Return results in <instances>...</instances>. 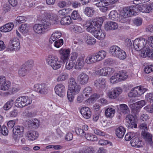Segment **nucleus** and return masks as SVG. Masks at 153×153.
<instances>
[{
    "label": "nucleus",
    "mask_w": 153,
    "mask_h": 153,
    "mask_svg": "<svg viewBox=\"0 0 153 153\" xmlns=\"http://www.w3.org/2000/svg\"><path fill=\"white\" fill-rule=\"evenodd\" d=\"M85 14L89 17H91L93 16L95 11L94 8L91 7H86L84 10Z\"/></svg>",
    "instance_id": "obj_39"
},
{
    "label": "nucleus",
    "mask_w": 153,
    "mask_h": 153,
    "mask_svg": "<svg viewBox=\"0 0 153 153\" xmlns=\"http://www.w3.org/2000/svg\"><path fill=\"white\" fill-rule=\"evenodd\" d=\"M123 90L121 88L117 87L112 88L108 91L107 92V95L111 99H116L117 98L122 92Z\"/></svg>",
    "instance_id": "obj_5"
},
{
    "label": "nucleus",
    "mask_w": 153,
    "mask_h": 153,
    "mask_svg": "<svg viewBox=\"0 0 153 153\" xmlns=\"http://www.w3.org/2000/svg\"><path fill=\"white\" fill-rule=\"evenodd\" d=\"M97 62H98V61L95 53L89 55L86 57L85 59V62L89 65L93 64Z\"/></svg>",
    "instance_id": "obj_22"
},
{
    "label": "nucleus",
    "mask_w": 153,
    "mask_h": 153,
    "mask_svg": "<svg viewBox=\"0 0 153 153\" xmlns=\"http://www.w3.org/2000/svg\"><path fill=\"white\" fill-rule=\"evenodd\" d=\"M134 24L137 26H140L142 23V19L141 18L138 17L134 19L133 21Z\"/></svg>",
    "instance_id": "obj_63"
},
{
    "label": "nucleus",
    "mask_w": 153,
    "mask_h": 153,
    "mask_svg": "<svg viewBox=\"0 0 153 153\" xmlns=\"http://www.w3.org/2000/svg\"><path fill=\"white\" fill-rule=\"evenodd\" d=\"M80 89V86L76 83L74 78L71 77L69 79L67 95L68 99L70 102H73L74 95L78 94Z\"/></svg>",
    "instance_id": "obj_1"
},
{
    "label": "nucleus",
    "mask_w": 153,
    "mask_h": 153,
    "mask_svg": "<svg viewBox=\"0 0 153 153\" xmlns=\"http://www.w3.org/2000/svg\"><path fill=\"white\" fill-rule=\"evenodd\" d=\"M128 95L129 97H131L138 96L137 87L132 88L129 93Z\"/></svg>",
    "instance_id": "obj_52"
},
{
    "label": "nucleus",
    "mask_w": 153,
    "mask_h": 153,
    "mask_svg": "<svg viewBox=\"0 0 153 153\" xmlns=\"http://www.w3.org/2000/svg\"><path fill=\"white\" fill-rule=\"evenodd\" d=\"M89 77L88 75L84 72H82L78 76L77 80L80 84L85 85L88 82Z\"/></svg>",
    "instance_id": "obj_13"
},
{
    "label": "nucleus",
    "mask_w": 153,
    "mask_h": 153,
    "mask_svg": "<svg viewBox=\"0 0 153 153\" xmlns=\"http://www.w3.org/2000/svg\"><path fill=\"white\" fill-rule=\"evenodd\" d=\"M79 56L76 62V67L77 68L81 69L83 67L85 64L84 61L85 55L84 53H80Z\"/></svg>",
    "instance_id": "obj_16"
},
{
    "label": "nucleus",
    "mask_w": 153,
    "mask_h": 153,
    "mask_svg": "<svg viewBox=\"0 0 153 153\" xmlns=\"http://www.w3.org/2000/svg\"><path fill=\"white\" fill-rule=\"evenodd\" d=\"M95 5L98 7L101 8L105 5H109V3L105 0H103L97 2V3L95 4Z\"/></svg>",
    "instance_id": "obj_55"
},
{
    "label": "nucleus",
    "mask_w": 153,
    "mask_h": 153,
    "mask_svg": "<svg viewBox=\"0 0 153 153\" xmlns=\"http://www.w3.org/2000/svg\"><path fill=\"white\" fill-rule=\"evenodd\" d=\"M34 90L42 94H45L48 92L47 86L44 83L36 84L34 86Z\"/></svg>",
    "instance_id": "obj_6"
},
{
    "label": "nucleus",
    "mask_w": 153,
    "mask_h": 153,
    "mask_svg": "<svg viewBox=\"0 0 153 153\" xmlns=\"http://www.w3.org/2000/svg\"><path fill=\"white\" fill-rule=\"evenodd\" d=\"M27 68L25 65H22L18 71V74L19 75L22 76H25L28 71Z\"/></svg>",
    "instance_id": "obj_47"
},
{
    "label": "nucleus",
    "mask_w": 153,
    "mask_h": 153,
    "mask_svg": "<svg viewBox=\"0 0 153 153\" xmlns=\"http://www.w3.org/2000/svg\"><path fill=\"white\" fill-rule=\"evenodd\" d=\"M106 81L102 78H100L95 80L94 82V86L101 90H103L106 87Z\"/></svg>",
    "instance_id": "obj_11"
},
{
    "label": "nucleus",
    "mask_w": 153,
    "mask_h": 153,
    "mask_svg": "<svg viewBox=\"0 0 153 153\" xmlns=\"http://www.w3.org/2000/svg\"><path fill=\"white\" fill-rule=\"evenodd\" d=\"M38 136V133L35 131L31 130L26 133V137L29 140H34L37 139Z\"/></svg>",
    "instance_id": "obj_19"
},
{
    "label": "nucleus",
    "mask_w": 153,
    "mask_h": 153,
    "mask_svg": "<svg viewBox=\"0 0 153 153\" xmlns=\"http://www.w3.org/2000/svg\"><path fill=\"white\" fill-rule=\"evenodd\" d=\"M70 29L76 33H81L84 31V30L80 26L76 24L72 25L70 26Z\"/></svg>",
    "instance_id": "obj_30"
},
{
    "label": "nucleus",
    "mask_w": 153,
    "mask_h": 153,
    "mask_svg": "<svg viewBox=\"0 0 153 153\" xmlns=\"http://www.w3.org/2000/svg\"><path fill=\"white\" fill-rule=\"evenodd\" d=\"M75 64V62L72 60H67L65 64V68L68 70L72 69Z\"/></svg>",
    "instance_id": "obj_48"
},
{
    "label": "nucleus",
    "mask_w": 153,
    "mask_h": 153,
    "mask_svg": "<svg viewBox=\"0 0 153 153\" xmlns=\"http://www.w3.org/2000/svg\"><path fill=\"white\" fill-rule=\"evenodd\" d=\"M110 80L111 83L113 84L116 83L120 82L117 73H115L111 76L110 78Z\"/></svg>",
    "instance_id": "obj_45"
},
{
    "label": "nucleus",
    "mask_w": 153,
    "mask_h": 153,
    "mask_svg": "<svg viewBox=\"0 0 153 153\" xmlns=\"http://www.w3.org/2000/svg\"><path fill=\"white\" fill-rule=\"evenodd\" d=\"M55 41L53 45L55 47L57 48H59L63 44V40L62 39H60Z\"/></svg>",
    "instance_id": "obj_58"
},
{
    "label": "nucleus",
    "mask_w": 153,
    "mask_h": 153,
    "mask_svg": "<svg viewBox=\"0 0 153 153\" xmlns=\"http://www.w3.org/2000/svg\"><path fill=\"white\" fill-rule=\"evenodd\" d=\"M147 112L149 113H153V105H149L146 106L144 108Z\"/></svg>",
    "instance_id": "obj_64"
},
{
    "label": "nucleus",
    "mask_w": 153,
    "mask_h": 153,
    "mask_svg": "<svg viewBox=\"0 0 153 153\" xmlns=\"http://www.w3.org/2000/svg\"><path fill=\"white\" fill-rule=\"evenodd\" d=\"M20 48L19 39L16 38H13L9 41L7 46L8 51H19Z\"/></svg>",
    "instance_id": "obj_4"
},
{
    "label": "nucleus",
    "mask_w": 153,
    "mask_h": 153,
    "mask_svg": "<svg viewBox=\"0 0 153 153\" xmlns=\"http://www.w3.org/2000/svg\"><path fill=\"white\" fill-rule=\"evenodd\" d=\"M115 113L114 109L111 108H107L105 111V116L108 117L112 118Z\"/></svg>",
    "instance_id": "obj_35"
},
{
    "label": "nucleus",
    "mask_w": 153,
    "mask_h": 153,
    "mask_svg": "<svg viewBox=\"0 0 153 153\" xmlns=\"http://www.w3.org/2000/svg\"><path fill=\"white\" fill-rule=\"evenodd\" d=\"M92 92V89L89 86H87L84 88L83 91V95L85 97H88Z\"/></svg>",
    "instance_id": "obj_49"
},
{
    "label": "nucleus",
    "mask_w": 153,
    "mask_h": 153,
    "mask_svg": "<svg viewBox=\"0 0 153 153\" xmlns=\"http://www.w3.org/2000/svg\"><path fill=\"white\" fill-rule=\"evenodd\" d=\"M116 57L120 59H124L126 57V53L124 51L120 49Z\"/></svg>",
    "instance_id": "obj_46"
},
{
    "label": "nucleus",
    "mask_w": 153,
    "mask_h": 153,
    "mask_svg": "<svg viewBox=\"0 0 153 153\" xmlns=\"http://www.w3.org/2000/svg\"><path fill=\"white\" fill-rule=\"evenodd\" d=\"M59 53L61 55L62 59L64 61L69 57L70 51L69 50L66 48H62L59 50Z\"/></svg>",
    "instance_id": "obj_18"
},
{
    "label": "nucleus",
    "mask_w": 153,
    "mask_h": 153,
    "mask_svg": "<svg viewBox=\"0 0 153 153\" xmlns=\"http://www.w3.org/2000/svg\"><path fill=\"white\" fill-rule=\"evenodd\" d=\"M80 113L83 117L86 119L90 118L91 114L90 109L88 107H86L81 108Z\"/></svg>",
    "instance_id": "obj_20"
},
{
    "label": "nucleus",
    "mask_w": 153,
    "mask_h": 153,
    "mask_svg": "<svg viewBox=\"0 0 153 153\" xmlns=\"http://www.w3.org/2000/svg\"><path fill=\"white\" fill-rule=\"evenodd\" d=\"M55 92L56 94L61 97H63L65 95V85L62 83L56 85L54 88Z\"/></svg>",
    "instance_id": "obj_12"
},
{
    "label": "nucleus",
    "mask_w": 153,
    "mask_h": 153,
    "mask_svg": "<svg viewBox=\"0 0 153 153\" xmlns=\"http://www.w3.org/2000/svg\"><path fill=\"white\" fill-rule=\"evenodd\" d=\"M24 130V128L22 126H16L13 127L12 136L15 140L18 138V135H21L23 134Z\"/></svg>",
    "instance_id": "obj_7"
},
{
    "label": "nucleus",
    "mask_w": 153,
    "mask_h": 153,
    "mask_svg": "<svg viewBox=\"0 0 153 153\" xmlns=\"http://www.w3.org/2000/svg\"><path fill=\"white\" fill-rule=\"evenodd\" d=\"M127 17L124 16V15H122V14L119 15L117 21L122 23H125L127 21Z\"/></svg>",
    "instance_id": "obj_60"
},
{
    "label": "nucleus",
    "mask_w": 153,
    "mask_h": 153,
    "mask_svg": "<svg viewBox=\"0 0 153 153\" xmlns=\"http://www.w3.org/2000/svg\"><path fill=\"white\" fill-rule=\"evenodd\" d=\"M138 96H140L144 94L147 91V89L143 88V87L137 86Z\"/></svg>",
    "instance_id": "obj_59"
},
{
    "label": "nucleus",
    "mask_w": 153,
    "mask_h": 153,
    "mask_svg": "<svg viewBox=\"0 0 153 153\" xmlns=\"http://www.w3.org/2000/svg\"><path fill=\"white\" fill-rule=\"evenodd\" d=\"M72 20L71 17L69 16H67L62 18L60 23L62 25H68L71 24Z\"/></svg>",
    "instance_id": "obj_33"
},
{
    "label": "nucleus",
    "mask_w": 153,
    "mask_h": 153,
    "mask_svg": "<svg viewBox=\"0 0 153 153\" xmlns=\"http://www.w3.org/2000/svg\"><path fill=\"white\" fill-rule=\"evenodd\" d=\"M13 104V101L10 100L5 103L3 107V108L5 110H8L12 107Z\"/></svg>",
    "instance_id": "obj_56"
},
{
    "label": "nucleus",
    "mask_w": 153,
    "mask_h": 153,
    "mask_svg": "<svg viewBox=\"0 0 153 153\" xmlns=\"http://www.w3.org/2000/svg\"><path fill=\"white\" fill-rule=\"evenodd\" d=\"M58 58L55 56L52 55H49L46 59L47 63L50 66L54 63Z\"/></svg>",
    "instance_id": "obj_34"
},
{
    "label": "nucleus",
    "mask_w": 153,
    "mask_h": 153,
    "mask_svg": "<svg viewBox=\"0 0 153 153\" xmlns=\"http://www.w3.org/2000/svg\"><path fill=\"white\" fill-rule=\"evenodd\" d=\"M84 137H85V138L88 140L94 141L97 140V137L96 136L91 134H85Z\"/></svg>",
    "instance_id": "obj_50"
},
{
    "label": "nucleus",
    "mask_w": 153,
    "mask_h": 153,
    "mask_svg": "<svg viewBox=\"0 0 153 153\" xmlns=\"http://www.w3.org/2000/svg\"><path fill=\"white\" fill-rule=\"evenodd\" d=\"M135 136V134L132 132L127 133L125 136V139L126 141H129Z\"/></svg>",
    "instance_id": "obj_61"
},
{
    "label": "nucleus",
    "mask_w": 153,
    "mask_h": 153,
    "mask_svg": "<svg viewBox=\"0 0 153 153\" xmlns=\"http://www.w3.org/2000/svg\"><path fill=\"white\" fill-rule=\"evenodd\" d=\"M120 110L121 112L126 114L130 112L129 109L127 105L125 104H122L120 105Z\"/></svg>",
    "instance_id": "obj_41"
},
{
    "label": "nucleus",
    "mask_w": 153,
    "mask_h": 153,
    "mask_svg": "<svg viewBox=\"0 0 153 153\" xmlns=\"http://www.w3.org/2000/svg\"><path fill=\"white\" fill-rule=\"evenodd\" d=\"M0 85L1 89L3 91L8 90L10 86V82L8 81H7L4 76H0Z\"/></svg>",
    "instance_id": "obj_14"
},
{
    "label": "nucleus",
    "mask_w": 153,
    "mask_h": 153,
    "mask_svg": "<svg viewBox=\"0 0 153 153\" xmlns=\"http://www.w3.org/2000/svg\"><path fill=\"white\" fill-rule=\"evenodd\" d=\"M97 29L93 31L92 33L94 34V36L97 39L102 40L104 39L105 36V33L102 30H97Z\"/></svg>",
    "instance_id": "obj_23"
},
{
    "label": "nucleus",
    "mask_w": 153,
    "mask_h": 153,
    "mask_svg": "<svg viewBox=\"0 0 153 153\" xmlns=\"http://www.w3.org/2000/svg\"><path fill=\"white\" fill-rule=\"evenodd\" d=\"M141 135L147 144L151 146L152 145V135L151 134L146 131H142Z\"/></svg>",
    "instance_id": "obj_17"
},
{
    "label": "nucleus",
    "mask_w": 153,
    "mask_h": 153,
    "mask_svg": "<svg viewBox=\"0 0 153 153\" xmlns=\"http://www.w3.org/2000/svg\"><path fill=\"white\" fill-rule=\"evenodd\" d=\"M32 100L27 97H20L18 98L15 101V105L20 108L25 106L31 104Z\"/></svg>",
    "instance_id": "obj_3"
},
{
    "label": "nucleus",
    "mask_w": 153,
    "mask_h": 153,
    "mask_svg": "<svg viewBox=\"0 0 153 153\" xmlns=\"http://www.w3.org/2000/svg\"><path fill=\"white\" fill-rule=\"evenodd\" d=\"M145 104V101L144 100H141L131 105L130 107H133L132 111L136 115L140 111V108Z\"/></svg>",
    "instance_id": "obj_9"
},
{
    "label": "nucleus",
    "mask_w": 153,
    "mask_h": 153,
    "mask_svg": "<svg viewBox=\"0 0 153 153\" xmlns=\"http://www.w3.org/2000/svg\"><path fill=\"white\" fill-rule=\"evenodd\" d=\"M118 27L117 23L113 22H108L105 25V28L107 30H114Z\"/></svg>",
    "instance_id": "obj_25"
},
{
    "label": "nucleus",
    "mask_w": 153,
    "mask_h": 153,
    "mask_svg": "<svg viewBox=\"0 0 153 153\" xmlns=\"http://www.w3.org/2000/svg\"><path fill=\"white\" fill-rule=\"evenodd\" d=\"M107 68H104L96 71L95 73L96 74L100 76H106L107 75Z\"/></svg>",
    "instance_id": "obj_51"
},
{
    "label": "nucleus",
    "mask_w": 153,
    "mask_h": 153,
    "mask_svg": "<svg viewBox=\"0 0 153 153\" xmlns=\"http://www.w3.org/2000/svg\"><path fill=\"white\" fill-rule=\"evenodd\" d=\"M84 36V41L88 45H92L96 43V39L89 35L85 34Z\"/></svg>",
    "instance_id": "obj_24"
},
{
    "label": "nucleus",
    "mask_w": 153,
    "mask_h": 153,
    "mask_svg": "<svg viewBox=\"0 0 153 153\" xmlns=\"http://www.w3.org/2000/svg\"><path fill=\"white\" fill-rule=\"evenodd\" d=\"M117 73L120 82L126 80L128 78V75L125 71H121Z\"/></svg>",
    "instance_id": "obj_37"
},
{
    "label": "nucleus",
    "mask_w": 153,
    "mask_h": 153,
    "mask_svg": "<svg viewBox=\"0 0 153 153\" xmlns=\"http://www.w3.org/2000/svg\"><path fill=\"white\" fill-rule=\"evenodd\" d=\"M69 78V74L66 72H62L57 77L56 80L57 82H62L65 81Z\"/></svg>",
    "instance_id": "obj_38"
},
{
    "label": "nucleus",
    "mask_w": 153,
    "mask_h": 153,
    "mask_svg": "<svg viewBox=\"0 0 153 153\" xmlns=\"http://www.w3.org/2000/svg\"><path fill=\"white\" fill-rule=\"evenodd\" d=\"M51 22L46 19H42V20L41 25L43 26V28L45 31V30L48 29L51 25Z\"/></svg>",
    "instance_id": "obj_44"
},
{
    "label": "nucleus",
    "mask_w": 153,
    "mask_h": 153,
    "mask_svg": "<svg viewBox=\"0 0 153 153\" xmlns=\"http://www.w3.org/2000/svg\"><path fill=\"white\" fill-rule=\"evenodd\" d=\"M118 13L115 10H113L110 12L109 16L110 19L113 20L117 21L118 18Z\"/></svg>",
    "instance_id": "obj_43"
},
{
    "label": "nucleus",
    "mask_w": 153,
    "mask_h": 153,
    "mask_svg": "<svg viewBox=\"0 0 153 153\" xmlns=\"http://www.w3.org/2000/svg\"><path fill=\"white\" fill-rule=\"evenodd\" d=\"M46 19L52 22V23L55 24L57 23L58 21L57 16L55 14H48L47 15Z\"/></svg>",
    "instance_id": "obj_36"
},
{
    "label": "nucleus",
    "mask_w": 153,
    "mask_h": 153,
    "mask_svg": "<svg viewBox=\"0 0 153 153\" xmlns=\"http://www.w3.org/2000/svg\"><path fill=\"white\" fill-rule=\"evenodd\" d=\"M103 20L102 18H99L97 19L96 21H94V25L95 26V27H96V29L97 28H100L102 26Z\"/></svg>",
    "instance_id": "obj_53"
},
{
    "label": "nucleus",
    "mask_w": 153,
    "mask_h": 153,
    "mask_svg": "<svg viewBox=\"0 0 153 153\" xmlns=\"http://www.w3.org/2000/svg\"><path fill=\"white\" fill-rule=\"evenodd\" d=\"M133 46L135 49L137 51L145 50L146 46H149L147 44V41L145 39L141 38L135 39L133 42Z\"/></svg>",
    "instance_id": "obj_2"
},
{
    "label": "nucleus",
    "mask_w": 153,
    "mask_h": 153,
    "mask_svg": "<svg viewBox=\"0 0 153 153\" xmlns=\"http://www.w3.org/2000/svg\"><path fill=\"white\" fill-rule=\"evenodd\" d=\"M27 25V24H22L19 28L20 31L22 33H27L28 31V27Z\"/></svg>",
    "instance_id": "obj_54"
},
{
    "label": "nucleus",
    "mask_w": 153,
    "mask_h": 153,
    "mask_svg": "<svg viewBox=\"0 0 153 153\" xmlns=\"http://www.w3.org/2000/svg\"><path fill=\"white\" fill-rule=\"evenodd\" d=\"M94 21L93 19H89L85 21L83 24V26L86 28L88 31L91 33H93V31L96 29L94 25Z\"/></svg>",
    "instance_id": "obj_8"
},
{
    "label": "nucleus",
    "mask_w": 153,
    "mask_h": 153,
    "mask_svg": "<svg viewBox=\"0 0 153 153\" xmlns=\"http://www.w3.org/2000/svg\"><path fill=\"white\" fill-rule=\"evenodd\" d=\"M139 10L143 13H149L153 11V3L149 4H144L138 6Z\"/></svg>",
    "instance_id": "obj_10"
},
{
    "label": "nucleus",
    "mask_w": 153,
    "mask_h": 153,
    "mask_svg": "<svg viewBox=\"0 0 153 153\" xmlns=\"http://www.w3.org/2000/svg\"><path fill=\"white\" fill-rule=\"evenodd\" d=\"M62 34L61 32L59 31H56L54 32L51 35L50 39L49 42L52 43L54 41L61 37Z\"/></svg>",
    "instance_id": "obj_27"
},
{
    "label": "nucleus",
    "mask_w": 153,
    "mask_h": 153,
    "mask_svg": "<svg viewBox=\"0 0 153 153\" xmlns=\"http://www.w3.org/2000/svg\"><path fill=\"white\" fill-rule=\"evenodd\" d=\"M98 61L102 60L106 56V53L105 51L101 50L95 53Z\"/></svg>",
    "instance_id": "obj_40"
},
{
    "label": "nucleus",
    "mask_w": 153,
    "mask_h": 153,
    "mask_svg": "<svg viewBox=\"0 0 153 153\" xmlns=\"http://www.w3.org/2000/svg\"><path fill=\"white\" fill-rule=\"evenodd\" d=\"M30 123L33 128H36L39 126V121L38 119H35L30 121Z\"/></svg>",
    "instance_id": "obj_57"
},
{
    "label": "nucleus",
    "mask_w": 153,
    "mask_h": 153,
    "mask_svg": "<svg viewBox=\"0 0 153 153\" xmlns=\"http://www.w3.org/2000/svg\"><path fill=\"white\" fill-rule=\"evenodd\" d=\"M14 25L13 23H9L0 27V31L7 32L10 31L13 28Z\"/></svg>",
    "instance_id": "obj_26"
},
{
    "label": "nucleus",
    "mask_w": 153,
    "mask_h": 153,
    "mask_svg": "<svg viewBox=\"0 0 153 153\" xmlns=\"http://www.w3.org/2000/svg\"><path fill=\"white\" fill-rule=\"evenodd\" d=\"M62 66V61L57 59L54 63L51 65L52 68L54 70H57L59 69Z\"/></svg>",
    "instance_id": "obj_42"
},
{
    "label": "nucleus",
    "mask_w": 153,
    "mask_h": 153,
    "mask_svg": "<svg viewBox=\"0 0 153 153\" xmlns=\"http://www.w3.org/2000/svg\"><path fill=\"white\" fill-rule=\"evenodd\" d=\"M120 49V48L118 46L113 45L110 47L109 53L113 56L116 57Z\"/></svg>",
    "instance_id": "obj_32"
},
{
    "label": "nucleus",
    "mask_w": 153,
    "mask_h": 153,
    "mask_svg": "<svg viewBox=\"0 0 153 153\" xmlns=\"http://www.w3.org/2000/svg\"><path fill=\"white\" fill-rule=\"evenodd\" d=\"M127 123L129 124L128 126L133 128H137V125L135 122L134 118V117L131 115H128L126 117V118Z\"/></svg>",
    "instance_id": "obj_21"
},
{
    "label": "nucleus",
    "mask_w": 153,
    "mask_h": 153,
    "mask_svg": "<svg viewBox=\"0 0 153 153\" xmlns=\"http://www.w3.org/2000/svg\"><path fill=\"white\" fill-rule=\"evenodd\" d=\"M133 12L132 7H127L124 8L123 11L121 13L122 15H124L128 18L133 15L132 12Z\"/></svg>",
    "instance_id": "obj_28"
},
{
    "label": "nucleus",
    "mask_w": 153,
    "mask_h": 153,
    "mask_svg": "<svg viewBox=\"0 0 153 153\" xmlns=\"http://www.w3.org/2000/svg\"><path fill=\"white\" fill-rule=\"evenodd\" d=\"M43 27V26L41 24H35L33 27V29L37 33L43 34L45 32Z\"/></svg>",
    "instance_id": "obj_29"
},
{
    "label": "nucleus",
    "mask_w": 153,
    "mask_h": 153,
    "mask_svg": "<svg viewBox=\"0 0 153 153\" xmlns=\"http://www.w3.org/2000/svg\"><path fill=\"white\" fill-rule=\"evenodd\" d=\"M146 47L145 50L142 51L140 55L143 58L148 56L151 59H153V49L150 48L149 46Z\"/></svg>",
    "instance_id": "obj_15"
},
{
    "label": "nucleus",
    "mask_w": 153,
    "mask_h": 153,
    "mask_svg": "<svg viewBox=\"0 0 153 153\" xmlns=\"http://www.w3.org/2000/svg\"><path fill=\"white\" fill-rule=\"evenodd\" d=\"M125 131L124 128L120 126L116 130V134L118 138H121L123 137Z\"/></svg>",
    "instance_id": "obj_31"
},
{
    "label": "nucleus",
    "mask_w": 153,
    "mask_h": 153,
    "mask_svg": "<svg viewBox=\"0 0 153 153\" xmlns=\"http://www.w3.org/2000/svg\"><path fill=\"white\" fill-rule=\"evenodd\" d=\"M153 71V65H148L144 68V71L146 73L149 74Z\"/></svg>",
    "instance_id": "obj_62"
}]
</instances>
